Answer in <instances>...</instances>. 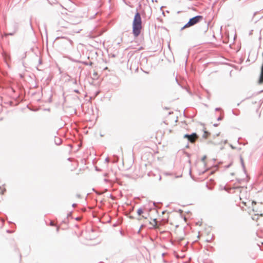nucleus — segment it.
<instances>
[{
  "label": "nucleus",
  "mask_w": 263,
  "mask_h": 263,
  "mask_svg": "<svg viewBox=\"0 0 263 263\" xmlns=\"http://www.w3.org/2000/svg\"><path fill=\"white\" fill-rule=\"evenodd\" d=\"M233 193L238 195L241 201L240 206L243 211H248L250 214L252 215V219L257 220L259 216H263L262 203H257L250 199V195L246 187H237L231 189Z\"/></svg>",
  "instance_id": "f257e3e1"
},
{
  "label": "nucleus",
  "mask_w": 263,
  "mask_h": 263,
  "mask_svg": "<svg viewBox=\"0 0 263 263\" xmlns=\"http://www.w3.org/2000/svg\"><path fill=\"white\" fill-rule=\"evenodd\" d=\"M233 193L238 195L241 201L240 206L243 211H248L250 214L252 215V219L257 220L259 216H263L262 203H257L250 199V195L246 187H237L231 189Z\"/></svg>",
  "instance_id": "f03ea898"
},
{
  "label": "nucleus",
  "mask_w": 263,
  "mask_h": 263,
  "mask_svg": "<svg viewBox=\"0 0 263 263\" xmlns=\"http://www.w3.org/2000/svg\"><path fill=\"white\" fill-rule=\"evenodd\" d=\"M142 29V21L139 13L137 12L135 15L133 23V32L135 37L141 33Z\"/></svg>",
  "instance_id": "7ed1b4c3"
},
{
  "label": "nucleus",
  "mask_w": 263,
  "mask_h": 263,
  "mask_svg": "<svg viewBox=\"0 0 263 263\" xmlns=\"http://www.w3.org/2000/svg\"><path fill=\"white\" fill-rule=\"evenodd\" d=\"M202 19V16L200 15L196 16L192 18H191L188 23L185 24L182 28V30L185 28H188L190 27H191L196 24H197L198 22H199Z\"/></svg>",
  "instance_id": "20e7f679"
},
{
  "label": "nucleus",
  "mask_w": 263,
  "mask_h": 263,
  "mask_svg": "<svg viewBox=\"0 0 263 263\" xmlns=\"http://www.w3.org/2000/svg\"><path fill=\"white\" fill-rule=\"evenodd\" d=\"M184 138H187V139L191 142H194L198 138V136L196 134H193L191 135H185L184 136Z\"/></svg>",
  "instance_id": "39448f33"
},
{
  "label": "nucleus",
  "mask_w": 263,
  "mask_h": 263,
  "mask_svg": "<svg viewBox=\"0 0 263 263\" xmlns=\"http://www.w3.org/2000/svg\"><path fill=\"white\" fill-rule=\"evenodd\" d=\"M148 223L150 224L151 227L152 228H156L157 226V221L156 219H152L151 220H147Z\"/></svg>",
  "instance_id": "423d86ee"
},
{
  "label": "nucleus",
  "mask_w": 263,
  "mask_h": 263,
  "mask_svg": "<svg viewBox=\"0 0 263 263\" xmlns=\"http://www.w3.org/2000/svg\"><path fill=\"white\" fill-rule=\"evenodd\" d=\"M210 134L209 133H208V132H206V131H204V134H203V135L202 137H203L204 138L206 139V138L209 137V136L210 135Z\"/></svg>",
  "instance_id": "0eeeda50"
},
{
  "label": "nucleus",
  "mask_w": 263,
  "mask_h": 263,
  "mask_svg": "<svg viewBox=\"0 0 263 263\" xmlns=\"http://www.w3.org/2000/svg\"><path fill=\"white\" fill-rule=\"evenodd\" d=\"M137 213L140 216L143 213V211L142 209H139L137 211Z\"/></svg>",
  "instance_id": "6e6552de"
},
{
  "label": "nucleus",
  "mask_w": 263,
  "mask_h": 263,
  "mask_svg": "<svg viewBox=\"0 0 263 263\" xmlns=\"http://www.w3.org/2000/svg\"><path fill=\"white\" fill-rule=\"evenodd\" d=\"M141 217H140L138 219L140 220H142L143 219L145 220H146V222H147V218L146 216H144V215H141Z\"/></svg>",
  "instance_id": "1a4fd4ad"
},
{
  "label": "nucleus",
  "mask_w": 263,
  "mask_h": 263,
  "mask_svg": "<svg viewBox=\"0 0 263 263\" xmlns=\"http://www.w3.org/2000/svg\"><path fill=\"white\" fill-rule=\"evenodd\" d=\"M50 226H55V223H54L53 221H50Z\"/></svg>",
  "instance_id": "9d476101"
},
{
  "label": "nucleus",
  "mask_w": 263,
  "mask_h": 263,
  "mask_svg": "<svg viewBox=\"0 0 263 263\" xmlns=\"http://www.w3.org/2000/svg\"><path fill=\"white\" fill-rule=\"evenodd\" d=\"M59 231V227H58L57 228V231L58 232Z\"/></svg>",
  "instance_id": "9b49d317"
}]
</instances>
